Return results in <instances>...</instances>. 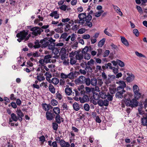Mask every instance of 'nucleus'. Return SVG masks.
<instances>
[{
  "label": "nucleus",
  "mask_w": 147,
  "mask_h": 147,
  "mask_svg": "<svg viewBox=\"0 0 147 147\" xmlns=\"http://www.w3.org/2000/svg\"><path fill=\"white\" fill-rule=\"evenodd\" d=\"M78 17L79 19H77L75 21L76 23H79L82 25H84L85 22L86 26H87L89 28H91L92 26V24L91 22L92 19L91 16L86 15V13H80L78 14Z\"/></svg>",
  "instance_id": "nucleus-1"
},
{
  "label": "nucleus",
  "mask_w": 147,
  "mask_h": 147,
  "mask_svg": "<svg viewBox=\"0 0 147 147\" xmlns=\"http://www.w3.org/2000/svg\"><path fill=\"white\" fill-rule=\"evenodd\" d=\"M55 40L53 39L52 38L49 39L44 38L41 40L40 42L42 44V47L45 48L47 47L49 49H53L55 45Z\"/></svg>",
  "instance_id": "nucleus-2"
},
{
  "label": "nucleus",
  "mask_w": 147,
  "mask_h": 147,
  "mask_svg": "<svg viewBox=\"0 0 147 147\" xmlns=\"http://www.w3.org/2000/svg\"><path fill=\"white\" fill-rule=\"evenodd\" d=\"M125 103L127 107H131V109L134 107H137L138 106V102L135 99H133L132 100L129 99L126 100Z\"/></svg>",
  "instance_id": "nucleus-3"
},
{
  "label": "nucleus",
  "mask_w": 147,
  "mask_h": 147,
  "mask_svg": "<svg viewBox=\"0 0 147 147\" xmlns=\"http://www.w3.org/2000/svg\"><path fill=\"white\" fill-rule=\"evenodd\" d=\"M28 34V31H26L25 30L20 32V33H17L16 34V37L19 38L17 39V40L19 42H21L22 40H24L26 36Z\"/></svg>",
  "instance_id": "nucleus-4"
},
{
  "label": "nucleus",
  "mask_w": 147,
  "mask_h": 147,
  "mask_svg": "<svg viewBox=\"0 0 147 147\" xmlns=\"http://www.w3.org/2000/svg\"><path fill=\"white\" fill-rule=\"evenodd\" d=\"M133 91L134 92V98L137 100L140 98L141 96V93L139 92V89L138 86L135 84L134 85L133 88Z\"/></svg>",
  "instance_id": "nucleus-5"
},
{
  "label": "nucleus",
  "mask_w": 147,
  "mask_h": 147,
  "mask_svg": "<svg viewBox=\"0 0 147 147\" xmlns=\"http://www.w3.org/2000/svg\"><path fill=\"white\" fill-rule=\"evenodd\" d=\"M30 30L32 31V34L35 36L40 35L43 31V30L39 27H35L32 28Z\"/></svg>",
  "instance_id": "nucleus-6"
},
{
  "label": "nucleus",
  "mask_w": 147,
  "mask_h": 147,
  "mask_svg": "<svg viewBox=\"0 0 147 147\" xmlns=\"http://www.w3.org/2000/svg\"><path fill=\"white\" fill-rule=\"evenodd\" d=\"M122 75V73L120 72L117 74L116 75V77L113 75L110 76H109L107 81L106 82V84H109L111 82V79L112 78L114 79H115V78H119L121 77Z\"/></svg>",
  "instance_id": "nucleus-7"
},
{
  "label": "nucleus",
  "mask_w": 147,
  "mask_h": 147,
  "mask_svg": "<svg viewBox=\"0 0 147 147\" xmlns=\"http://www.w3.org/2000/svg\"><path fill=\"white\" fill-rule=\"evenodd\" d=\"M117 92L115 94V96L118 98H122L124 97L125 98V96L123 95L124 93L125 92V90H122L120 89H117Z\"/></svg>",
  "instance_id": "nucleus-8"
},
{
  "label": "nucleus",
  "mask_w": 147,
  "mask_h": 147,
  "mask_svg": "<svg viewBox=\"0 0 147 147\" xmlns=\"http://www.w3.org/2000/svg\"><path fill=\"white\" fill-rule=\"evenodd\" d=\"M116 83L118 84L119 85V86L117 88V89L119 88L122 90H123L124 88L126 87V84L123 81L120 80L117 82Z\"/></svg>",
  "instance_id": "nucleus-9"
},
{
  "label": "nucleus",
  "mask_w": 147,
  "mask_h": 147,
  "mask_svg": "<svg viewBox=\"0 0 147 147\" xmlns=\"http://www.w3.org/2000/svg\"><path fill=\"white\" fill-rule=\"evenodd\" d=\"M55 115L50 111H48L46 112V117L47 119L49 121L53 120L55 117Z\"/></svg>",
  "instance_id": "nucleus-10"
},
{
  "label": "nucleus",
  "mask_w": 147,
  "mask_h": 147,
  "mask_svg": "<svg viewBox=\"0 0 147 147\" xmlns=\"http://www.w3.org/2000/svg\"><path fill=\"white\" fill-rule=\"evenodd\" d=\"M141 124L144 126H146L147 128V114H145L141 119Z\"/></svg>",
  "instance_id": "nucleus-11"
},
{
  "label": "nucleus",
  "mask_w": 147,
  "mask_h": 147,
  "mask_svg": "<svg viewBox=\"0 0 147 147\" xmlns=\"http://www.w3.org/2000/svg\"><path fill=\"white\" fill-rule=\"evenodd\" d=\"M85 79V77L83 76H81L75 80V82L76 84H82L83 83V81Z\"/></svg>",
  "instance_id": "nucleus-12"
},
{
  "label": "nucleus",
  "mask_w": 147,
  "mask_h": 147,
  "mask_svg": "<svg viewBox=\"0 0 147 147\" xmlns=\"http://www.w3.org/2000/svg\"><path fill=\"white\" fill-rule=\"evenodd\" d=\"M52 52L54 53L55 55L53 57V58L55 59H58L59 57V55L58 54L59 53V50L57 48H54L53 49Z\"/></svg>",
  "instance_id": "nucleus-13"
},
{
  "label": "nucleus",
  "mask_w": 147,
  "mask_h": 147,
  "mask_svg": "<svg viewBox=\"0 0 147 147\" xmlns=\"http://www.w3.org/2000/svg\"><path fill=\"white\" fill-rule=\"evenodd\" d=\"M60 145L61 147H69L70 146V144L68 142H66L63 140H61Z\"/></svg>",
  "instance_id": "nucleus-14"
},
{
  "label": "nucleus",
  "mask_w": 147,
  "mask_h": 147,
  "mask_svg": "<svg viewBox=\"0 0 147 147\" xmlns=\"http://www.w3.org/2000/svg\"><path fill=\"white\" fill-rule=\"evenodd\" d=\"M77 20V19L76 20L74 21V23L75 24H74V25L72 28V29L74 30H76L78 29L80 27V25L82 26L83 25L79 23H76L75 21Z\"/></svg>",
  "instance_id": "nucleus-15"
},
{
  "label": "nucleus",
  "mask_w": 147,
  "mask_h": 147,
  "mask_svg": "<svg viewBox=\"0 0 147 147\" xmlns=\"http://www.w3.org/2000/svg\"><path fill=\"white\" fill-rule=\"evenodd\" d=\"M83 54L80 52H78L75 55V58L77 60L80 61L83 59Z\"/></svg>",
  "instance_id": "nucleus-16"
},
{
  "label": "nucleus",
  "mask_w": 147,
  "mask_h": 147,
  "mask_svg": "<svg viewBox=\"0 0 147 147\" xmlns=\"http://www.w3.org/2000/svg\"><path fill=\"white\" fill-rule=\"evenodd\" d=\"M52 55H45L44 58V60L45 61V63H47L51 62L50 59L53 57Z\"/></svg>",
  "instance_id": "nucleus-17"
},
{
  "label": "nucleus",
  "mask_w": 147,
  "mask_h": 147,
  "mask_svg": "<svg viewBox=\"0 0 147 147\" xmlns=\"http://www.w3.org/2000/svg\"><path fill=\"white\" fill-rule=\"evenodd\" d=\"M80 101L81 103H84L88 101L89 98L87 95H84L82 97H79Z\"/></svg>",
  "instance_id": "nucleus-18"
},
{
  "label": "nucleus",
  "mask_w": 147,
  "mask_h": 147,
  "mask_svg": "<svg viewBox=\"0 0 147 147\" xmlns=\"http://www.w3.org/2000/svg\"><path fill=\"white\" fill-rule=\"evenodd\" d=\"M107 93L105 91H102L99 93L100 98L102 99H105L107 98Z\"/></svg>",
  "instance_id": "nucleus-19"
},
{
  "label": "nucleus",
  "mask_w": 147,
  "mask_h": 147,
  "mask_svg": "<svg viewBox=\"0 0 147 147\" xmlns=\"http://www.w3.org/2000/svg\"><path fill=\"white\" fill-rule=\"evenodd\" d=\"M41 41H39L38 40H36L34 42L35 45L33 46V47L35 48H38L41 47H42V44L40 42Z\"/></svg>",
  "instance_id": "nucleus-20"
},
{
  "label": "nucleus",
  "mask_w": 147,
  "mask_h": 147,
  "mask_svg": "<svg viewBox=\"0 0 147 147\" xmlns=\"http://www.w3.org/2000/svg\"><path fill=\"white\" fill-rule=\"evenodd\" d=\"M49 90L50 92L53 94H55V89L54 86L51 84H50L49 86Z\"/></svg>",
  "instance_id": "nucleus-21"
},
{
  "label": "nucleus",
  "mask_w": 147,
  "mask_h": 147,
  "mask_svg": "<svg viewBox=\"0 0 147 147\" xmlns=\"http://www.w3.org/2000/svg\"><path fill=\"white\" fill-rule=\"evenodd\" d=\"M113 7L115 11L119 15L122 16L123 15L122 12L121 11L120 9L118 7L115 5H113Z\"/></svg>",
  "instance_id": "nucleus-22"
},
{
  "label": "nucleus",
  "mask_w": 147,
  "mask_h": 147,
  "mask_svg": "<svg viewBox=\"0 0 147 147\" xmlns=\"http://www.w3.org/2000/svg\"><path fill=\"white\" fill-rule=\"evenodd\" d=\"M121 40L122 43L126 46H129V43L127 40L125 38L121 36Z\"/></svg>",
  "instance_id": "nucleus-23"
},
{
  "label": "nucleus",
  "mask_w": 147,
  "mask_h": 147,
  "mask_svg": "<svg viewBox=\"0 0 147 147\" xmlns=\"http://www.w3.org/2000/svg\"><path fill=\"white\" fill-rule=\"evenodd\" d=\"M97 84V78H93L91 79V84L93 86H96Z\"/></svg>",
  "instance_id": "nucleus-24"
},
{
  "label": "nucleus",
  "mask_w": 147,
  "mask_h": 147,
  "mask_svg": "<svg viewBox=\"0 0 147 147\" xmlns=\"http://www.w3.org/2000/svg\"><path fill=\"white\" fill-rule=\"evenodd\" d=\"M59 82V79L56 78H52L50 83H53L55 85H57Z\"/></svg>",
  "instance_id": "nucleus-25"
},
{
  "label": "nucleus",
  "mask_w": 147,
  "mask_h": 147,
  "mask_svg": "<svg viewBox=\"0 0 147 147\" xmlns=\"http://www.w3.org/2000/svg\"><path fill=\"white\" fill-rule=\"evenodd\" d=\"M76 72H71L67 74V78L70 79H73L76 77Z\"/></svg>",
  "instance_id": "nucleus-26"
},
{
  "label": "nucleus",
  "mask_w": 147,
  "mask_h": 147,
  "mask_svg": "<svg viewBox=\"0 0 147 147\" xmlns=\"http://www.w3.org/2000/svg\"><path fill=\"white\" fill-rule=\"evenodd\" d=\"M42 107L43 108V109L45 111H48L49 110L50 107H51V108H52L51 106H50L49 105H48L47 104L45 103L43 104L42 105Z\"/></svg>",
  "instance_id": "nucleus-27"
},
{
  "label": "nucleus",
  "mask_w": 147,
  "mask_h": 147,
  "mask_svg": "<svg viewBox=\"0 0 147 147\" xmlns=\"http://www.w3.org/2000/svg\"><path fill=\"white\" fill-rule=\"evenodd\" d=\"M45 76H46V80L49 83H50L51 80L50 78L52 77L51 74L47 72L45 74Z\"/></svg>",
  "instance_id": "nucleus-28"
},
{
  "label": "nucleus",
  "mask_w": 147,
  "mask_h": 147,
  "mask_svg": "<svg viewBox=\"0 0 147 147\" xmlns=\"http://www.w3.org/2000/svg\"><path fill=\"white\" fill-rule=\"evenodd\" d=\"M72 88H66L65 90V93L68 95L71 94V93H72Z\"/></svg>",
  "instance_id": "nucleus-29"
},
{
  "label": "nucleus",
  "mask_w": 147,
  "mask_h": 147,
  "mask_svg": "<svg viewBox=\"0 0 147 147\" xmlns=\"http://www.w3.org/2000/svg\"><path fill=\"white\" fill-rule=\"evenodd\" d=\"M18 117H23L24 116V114L21 110L20 109H17L16 111Z\"/></svg>",
  "instance_id": "nucleus-30"
},
{
  "label": "nucleus",
  "mask_w": 147,
  "mask_h": 147,
  "mask_svg": "<svg viewBox=\"0 0 147 147\" xmlns=\"http://www.w3.org/2000/svg\"><path fill=\"white\" fill-rule=\"evenodd\" d=\"M138 114L142 115V117L145 114H147V113L144 112V111L142 110V108L141 107L138 108Z\"/></svg>",
  "instance_id": "nucleus-31"
},
{
  "label": "nucleus",
  "mask_w": 147,
  "mask_h": 147,
  "mask_svg": "<svg viewBox=\"0 0 147 147\" xmlns=\"http://www.w3.org/2000/svg\"><path fill=\"white\" fill-rule=\"evenodd\" d=\"M97 84L99 86H102V84H103V82L102 81V79L99 77L97 78Z\"/></svg>",
  "instance_id": "nucleus-32"
},
{
  "label": "nucleus",
  "mask_w": 147,
  "mask_h": 147,
  "mask_svg": "<svg viewBox=\"0 0 147 147\" xmlns=\"http://www.w3.org/2000/svg\"><path fill=\"white\" fill-rule=\"evenodd\" d=\"M74 109L76 111H78L80 109L79 104L76 102H75L73 105Z\"/></svg>",
  "instance_id": "nucleus-33"
},
{
  "label": "nucleus",
  "mask_w": 147,
  "mask_h": 147,
  "mask_svg": "<svg viewBox=\"0 0 147 147\" xmlns=\"http://www.w3.org/2000/svg\"><path fill=\"white\" fill-rule=\"evenodd\" d=\"M93 98L96 100H98L99 98V94L96 92H93Z\"/></svg>",
  "instance_id": "nucleus-34"
},
{
  "label": "nucleus",
  "mask_w": 147,
  "mask_h": 147,
  "mask_svg": "<svg viewBox=\"0 0 147 147\" xmlns=\"http://www.w3.org/2000/svg\"><path fill=\"white\" fill-rule=\"evenodd\" d=\"M11 117L13 121H16L18 119V117L14 113H12L11 114Z\"/></svg>",
  "instance_id": "nucleus-35"
},
{
  "label": "nucleus",
  "mask_w": 147,
  "mask_h": 147,
  "mask_svg": "<svg viewBox=\"0 0 147 147\" xmlns=\"http://www.w3.org/2000/svg\"><path fill=\"white\" fill-rule=\"evenodd\" d=\"M60 9L62 10L65 11L66 9L68 10V7L65 5L64 4L59 7Z\"/></svg>",
  "instance_id": "nucleus-36"
},
{
  "label": "nucleus",
  "mask_w": 147,
  "mask_h": 147,
  "mask_svg": "<svg viewBox=\"0 0 147 147\" xmlns=\"http://www.w3.org/2000/svg\"><path fill=\"white\" fill-rule=\"evenodd\" d=\"M105 41V39L104 38L102 39L101 40L99 41L98 43V46L100 47H102L104 45Z\"/></svg>",
  "instance_id": "nucleus-37"
},
{
  "label": "nucleus",
  "mask_w": 147,
  "mask_h": 147,
  "mask_svg": "<svg viewBox=\"0 0 147 147\" xmlns=\"http://www.w3.org/2000/svg\"><path fill=\"white\" fill-rule=\"evenodd\" d=\"M54 113L56 115H59L60 112V110L59 108L58 107H54L53 109Z\"/></svg>",
  "instance_id": "nucleus-38"
},
{
  "label": "nucleus",
  "mask_w": 147,
  "mask_h": 147,
  "mask_svg": "<svg viewBox=\"0 0 147 147\" xmlns=\"http://www.w3.org/2000/svg\"><path fill=\"white\" fill-rule=\"evenodd\" d=\"M86 67L85 70L87 71V72L90 71L92 70V68L91 67V65H88V64L86 63L85 64Z\"/></svg>",
  "instance_id": "nucleus-39"
},
{
  "label": "nucleus",
  "mask_w": 147,
  "mask_h": 147,
  "mask_svg": "<svg viewBox=\"0 0 147 147\" xmlns=\"http://www.w3.org/2000/svg\"><path fill=\"white\" fill-rule=\"evenodd\" d=\"M56 98L59 100H61L62 98V96L61 95L59 92L58 91L56 94Z\"/></svg>",
  "instance_id": "nucleus-40"
},
{
  "label": "nucleus",
  "mask_w": 147,
  "mask_h": 147,
  "mask_svg": "<svg viewBox=\"0 0 147 147\" xmlns=\"http://www.w3.org/2000/svg\"><path fill=\"white\" fill-rule=\"evenodd\" d=\"M103 12L104 11L102 10H100L96 12L95 13V16L96 17H98L101 15Z\"/></svg>",
  "instance_id": "nucleus-41"
},
{
  "label": "nucleus",
  "mask_w": 147,
  "mask_h": 147,
  "mask_svg": "<svg viewBox=\"0 0 147 147\" xmlns=\"http://www.w3.org/2000/svg\"><path fill=\"white\" fill-rule=\"evenodd\" d=\"M86 90L87 93H90L91 91L93 92L94 91V88H90L89 87H87L86 88Z\"/></svg>",
  "instance_id": "nucleus-42"
},
{
  "label": "nucleus",
  "mask_w": 147,
  "mask_h": 147,
  "mask_svg": "<svg viewBox=\"0 0 147 147\" xmlns=\"http://www.w3.org/2000/svg\"><path fill=\"white\" fill-rule=\"evenodd\" d=\"M89 50V48L88 46H86L82 50V54H86L87 53Z\"/></svg>",
  "instance_id": "nucleus-43"
},
{
  "label": "nucleus",
  "mask_w": 147,
  "mask_h": 147,
  "mask_svg": "<svg viewBox=\"0 0 147 147\" xmlns=\"http://www.w3.org/2000/svg\"><path fill=\"white\" fill-rule=\"evenodd\" d=\"M84 80L86 85L88 86H89L91 84V80L89 78H85Z\"/></svg>",
  "instance_id": "nucleus-44"
},
{
  "label": "nucleus",
  "mask_w": 147,
  "mask_h": 147,
  "mask_svg": "<svg viewBox=\"0 0 147 147\" xmlns=\"http://www.w3.org/2000/svg\"><path fill=\"white\" fill-rule=\"evenodd\" d=\"M107 97L108 100L109 101H111L113 99V95H111L109 93H107Z\"/></svg>",
  "instance_id": "nucleus-45"
},
{
  "label": "nucleus",
  "mask_w": 147,
  "mask_h": 147,
  "mask_svg": "<svg viewBox=\"0 0 147 147\" xmlns=\"http://www.w3.org/2000/svg\"><path fill=\"white\" fill-rule=\"evenodd\" d=\"M76 59L74 57H72L70 59V63L71 65L75 64L76 62Z\"/></svg>",
  "instance_id": "nucleus-46"
},
{
  "label": "nucleus",
  "mask_w": 147,
  "mask_h": 147,
  "mask_svg": "<svg viewBox=\"0 0 147 147\" xmlns=\"http://www.w3.org/2000/svg\"><path fill=\"white\" fill-rule=\"evenodd\" d=\"M63 64L65 65H67L69 63V59L67 57L62 61Z\"/></svg>",
  "instance_id": "nucleus-47"
},
{
  "label": "nucleus",
  "mask_w": 147,
  "mask_h": 147,
  "mask_svg": "<svg viewBox=\"0 0 147 147\" xmlns=\"http://www.w3.org/2000/svg\"><path fill=\"white\" fill-rule=\"evenodd\" d=\"M36 79L37 80H38L40 82L43 81L45 79V78L44 76H37Z\"/></svg>",
  "instance_id": "nucleus-48"
},
{
  "label": "nucleus",
  "mask_w": 147,
  "mask_h": 147,
  "mask_svg": "<svg viewBox=\"0 0 147 147\" xmlns=\"http://www.w3.org/2000/svg\"><path fill=\"white\" fill-rule=\"evenodd\" d=\"M60 118V117L59 115H56L55 117V120L56 122L58 123H60L61 122Z\"/></svg>",
  "instance_id": "nucleus-49"
},
{
  "label": "nucleus",
  "mask_w": 147,
  "mask_h": 147,
  "mask_svg": "<svg viewBox=\"0 0 147 147\" xmlns=\"http://www.w3.org/2000/svg\"><path fill=\"white\" fill-rule=\"evenodd\" d=\"M84 108L86 111H88L90 110V106L88 104H85L84 105Z\"/></svg>",
  "instance_id": "nucleus-50"
},
{
  "label": "nucleus",
  "mask_w": 147,
  "mask_h": 147,
  "mask_svg": "<svg viewBox=\"0 0 147 147\" xmlns=\"http://www.w3.org/2000/svg\"><path fill=\"white\" fill-rule=\"evenodd\" d=\"M58 103V102L55 100L53 99L51 100V104L53 106L57 105Z\"/></svg>",
  "instance_id": "nucleus-51"
},
{
  "label": "nucleus",
  "mask_w": 147,
  "mask_h": 147,
  "mask_svg": "<svg viewBox=\"0 0 147 147\" xmlns=\"http://www.w3.org/2000/svg\"><path fill=\"white\" fill-rule=\"evenodd\" d=\"M47 84L48 83L47 82H43L40 84V86L41 87L42 86L43 87L47 88L48 87Z\"/></svg>",
  "instance_id": "nucleus-52"
},
{
  "label": "nucleus",
  "mask_w": 147,
  "mask_h": 147,
  "mask_svg": "<svg viewBox=\"0 0 147 147\" xmlns=\"http://www.w3.org/2000/svg\"><path fill=\"white\" fill-rule=\"evenodd\" d=\"M59 54L60 55L61 59V60L63 61L65 59V58H67L66 57L65 53H63L62 54L61 53Z\"/></svg>",
  "instance_id": "nucleus-53"
},
{
  "label": "nucleus",
  "mask_w": 147,
  "mask_h": 147,
  "mask_svg": "<svg viewBox=\"0 0 147 147\" xmlns=\"http://www.w3.org/2000/svg\"><path fill=\"white\" fill-rule=\"evenodd\" d=\"M78 43L77 41H76L73 42V44L71 45V47L73 48H75L78 47Z\"/></svg>",
  "instance_id": "nucleus-54"
},
{
  "label": "nucleus",
  "mask_w": 147,
  "mask_h": 147,
  "mask_svg": "<svg viewBox=\"0 0 147 147\" xmlns=\"http://www.w3.org/2000/svg\"><path fill=\"white\" fill-rule=\"evenodd\" d=\"M53 127V129L55 131L57 130L58 127V125L56 123H52Z\"/></svg>",
  "instance_id": "nucleus-55"
},
{
  "label": "nucleus",
  "mask_w": 147,
  "mask_h": 147,
  "mask_svg": "<svg viewBox=\"0 0 147 147\" xmlns=\"http://www.w3.org/2000/svg\"><path fill=\"white\" fill-rule=\"evenodd\" d=\"M117 61L118 64L120 67H123L124 66V63L123 61L119 59Z\"/></svg>",
  "instance_id": "nucleus-56"
},
{
  "label": "nucleus",
  "mask_w": 147,
  "mask_h": 147,
  "mask_svg": "<svg viewBox=\"0 0 147 147\" xmlns=\"http://www.w3.org/2000/svg\"><path fill=\"white\" fill-rule=\"evenodd\" d=\"M86 31V29L85 28H82L79 30L78 31V33L80 34H82L84 33Z\"/></svg>",
  "instance_id": "nucleus-57"
},
{
  "label": "nucleus",
  "mask_w": 147,
  "mask_h": 147,
  "mask_svg": "<svg viewBox=\"0 0 147 147\" xmlns=\"http://www.w3.org/2000/svg\"><path fill=\"white\" fill-rule=\"evenodd\" d=\"M135 54L138 57H145V56L141 53H139L138 51L135 52Z\"/></svg>",
  "instance_id": "nucleus-58"
},
{
  "label": "nucleus",
  "mask_w": 147,
  "mask_h": 147,
  "mask_svg": "<svg viewBox=\"0 0 147 147\" xmlns=\"http://www.w3.org/2000/svg\"><path fill=\"white\" fill-rule=\"evenodd\" d=\"M110 53V51L109 50H106L104 52L103 55L104 57H106L108 56Z\"/></svg>",
  "instance_id": "nucleus-59"
},
{
  "label": "nucleus",
  "mask_w": 147,
  "mask_h": 147,
  "mask_svg": "<svg viewBox=\"0 0 147 147\" xmlns=\"http://www.w3.org/2000/svg\"><path fill=\"white\" fill-rule=\"evenodd\" d=\"M60 76L61 78L62 79H67V75L63 73H61V74Z\"/></svg>",
  "instance_id": "nucleus-60"
},
{
  "label": "nucleus",
  "mask_w": 147,
  "mask_h": 147,
  "mask_svg": "<svg viewBox=\"0 0 147 147\" xmlns=\"http://www.w3.org/2000/svg\"><path fill=\"white\" fill-rule=\"evenodd\" d=\"M39 139L40 141L42 142V143H44L45 140V138L44 136H42L40 137Z\"/></svg>",
  "instance_id": "nucleus-61"
},
{
  "label": "nucleus",
  "mask_w": 147,
  "mask_h": 147,
  "mask_svg": "<svg viewBox=\"0 0 147 147\" xmlns=\"http://www.w3.org/2000/svg\"><path fill=\"white\" fill-rule=\"evenodd\" d=\"M133 32L136 36H139V32L137 29H134L133 30Z\"/></svg>",
  "instance_id": "nucleus-62"
},
{
  "label": "nucleus",
  "mask_w": 147,
  "mask_h": 147,
  "mask_svg": "<svg viewBox=\"0 0 147 147\" xmlns=\"http://www.w3.org/2000/svg\"><path fill=\"white\" fill-rule=\"evenodd\" d=\"M98 105L102 107L103 106V100L101 99H100L98 101Z\"/></svg>",
  "instance_id": "nucleus-63"
},
{
  "label": "nucleus",
  "mask_w": 147,
  "mask_h": 147,
  "mask_svg": "<svg viewBox=\"0 0 147 147\" xmlns=\"http://www.w3.org/2000/svg\"><path fill=\"white\" fill-rule=\"evenodd\" d=\"M90 36L89 34H85L82 35V38L83 39H88L90 38Z\"/></svg>",
  "instance_id": "nucleus-64"
}]
</instances>
